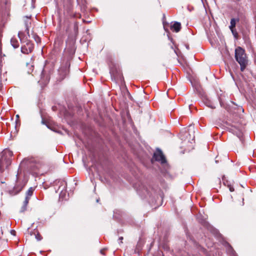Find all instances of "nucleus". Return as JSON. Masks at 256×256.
<instances>
[{"mask_svg": "<svg viewBox=\"0 0 256 256\" xmlns=\"http://www.w3.org/2000/svg\"><path fill=\"white\" fill-rule=\"evenodd\" d=\"M234 58L240 66L241 72H244L248 65V57L245 50L240 46H238L234 50Z\"/></svg>", "mask_w": 256, "mask_h": 256, "instance_id": "obj_1", "label": "nucleus"}, {"mask_svg": "<svg viewBox=\"0 0 256 256\" xmlns=\"http://www.w3.org/2000/svg\"><path fill=\"white\" fill-rule=\"evenodd\" d=\"M26 165L32 171L39 170L44 165L41 158H24L20 164V166Z\"/></svg>", "mask_w": 256, "mask_h": 256, "instance_id": "obj_2", "label": "nucleus"}, {"mask_svg": "<svg viewBox=\"0 0 256 256\" xmlns=\"http://www.w3.org/2000/svg\"><path fill=\"white\" fill-rule=\"evenodd\" d=\"M13 153L9 150H4L0 158V172H2L11 164Z\"/></svg>", "mask_w": 256, "mask_h": 256, "instance_id": "obj_3", "label": "nucleus"}, {"mask_svg": "<svg viewBox=\"0 0 256 256\" xmlns=\"http://www.w3.org/2000/svg\"><path fill=\"white\" fill-rule=\"evenodd\" d=\"M224 126L230 132L236 134L238 138L242 136V126L238 121L229 120L228 122H226Z\"/></svg>", "mask_w": 256, "mask_h": 256, "instance_id": "obj_4", "label": "nucleus"}, {"mask_svg": "<svg viewBox=\"0 0 256 256\" xmlns=\"http://www.w3.org/2000/svg\"><path fill=\"white\" fill-rule=\"evenodd\" d=\"M70 60H64L60 67L58 69V75L60 78L64 80L66 78L70 72Z\"/></svg>", "mask_w": 256, "mask_h": 256, "instance_id": "obj_5", "label": "nucleus"}, {"mask_svg": "<svg viewBox=\"0 0 256 256\" xmlns=\"http://www.w3.org/2000/svg\"><path fill=\"white\" fill-rule=\"evenodd\" d=\"M26 183V180L24 178H22L21 176L19 174V172L16 175V181L14 186L13 190L12 191V194H16L19 193L25 186Z\"/></svg>", "mask_w": 256, "mask_h": 256, "instance_id": "obj_6", "label": "nucleus"}, {"mask_svg": "<svg viewBox=\"0 0 256 256\" xmlns=\"http://www.w3.org/2000/svg\"><path fill=\"white\" fill-rule=\"evenodd\" d=\"M110 74L112 80H122L124 78L121 70L116 66L110 68Z\"/></svg>", "mask_w": 256, "mask_h": 256, "instance_id": "obj_7", "label": "nucleus"}, {"mask_svg": "<svg viewBox=\"0 0 256 256\" xmlns=\"http://www.w3.org/2000/svg\"><path fill=\"white\" fill-rule=\"evenodd\" d=\"M34 190V188L32 187H30L26 192L25 200L24 202L23 206L21 208L20 212H24L26 210L27 206L30 200V198L32 195Z\"/></svg>", "mask_w": 256, "mask_h": 256, "instance_id": "obj_8", "label": "nucleus"}, {"mask_svg": "<svg viewBox=\"0 0 256 256\" xmlns=\"http://www.w3.org/2000/svg\"><path fill=\"white\" fill-rule=\"evenodd\" d=\"M153 158L156 161L160 162L161 164H164L166 162L165 156L162 151L160 149H157L156 151L154 153Z\"/></svg>", "mask_w": 256, "mask_h": 256, "instance_id": "obj_9", "label": "nucleus"}, {"mask_svg": "<svg viewBox=\"0 0 256 256\" xmlns=\"http://www.w3.org/2000/svg\"><path fill=\"white\" fill-rule=\"evenodd\" d=\"M34 44L30 41H28L26 44L21 48V52L24 54H28L32 52L34 49Z\"/></svg>", "mask_w": 256, "mask_h": 256, "instance_id": "obj_10", "label": "nucleus"}, {"mask_svg": "<svg viewBox=\"0 0 256 256\" xmlns=\"http://www.w3.org/2000/svg\"><path fill=\"white\" fill-rule=\"evenodd\" d=\"M190 82L197 92L202 96L204 94V90L200 83V81H190Z\"/></svg>", "mask_w": 256, "mask_h": 256, "instance_id": "obj_11", "label": "nucleus"}, {"mask_svg": "<svg viewBox=\"0 0 256 256\" xmlns=\"http://www.w3.org/2000/svg\"><path fill=\"white\" fill-rule=\"evenodd\" d=\"M66 50H68L70 54H74L76 50L74 42L72 41L69 44H67Z\"/></svg>", "mask_w": 256, "mask_h": 256, "instance_id": "obj_12", "label": "nucleus"}, {"mask_svg": "<svg viewBox=\"0 0 256 256\" xmlns=\"http://www.w3.org/2000/svg\"><path fill=\"white\" fill-rule=\"evenodd\" d=\"M173 28L174 31L178 32L181 29V24L179 22H175L174 24L171 26V29Z\"/></svg>", "mask_w": 256, "mask_h": 256, "instance_id": "obj_13", "label": "nucleus"}, {"mask_svg": "<svg viewBox=\"0 0 256 256\" xmlns=\"http://www.w3.org/2000/svg\"><path fill=\"white\" fill-rule=\"evenodd\" d=\"M239 22V18L235 19L234 18H232L230 22V26H229L230 29V30H232V29H234L236 27V22Z\"/></svg>", "mask_w": 256, "mask_h": 256, "instance_id": "obj_14", "label": "nucleus"}, {"mask_svg": "<svg viewBox=\"0 0 256 256\" xmlns=\"http://www.w3.org/2000/svg\"><path fill=\"white\" fill-rule=\"evenodd\" d=\"M60 186L58 190H60L61 193L63 192L64 190H65L66 189V182L64 181H62L60 182Z\"/></svg>", "mask_w": 256, "mask_h": 256, "instance_id": "obj_15", "label": "nucleus"}, {"mask_svg": "<svg viewBox=\"0 0 256 256\" xmlns=\"http://www.w3.org/2000/svg\"><path fill=\"white\" fill-rule=\"evenodd\" d=\"M150 186H148V188L146 186H142V192L145 194V193L146 192L147 194H149L150 192Z\"/></svg>", "mask_w": 256, "mask_h": 256, "instance_id": "obj_16", "label": "nucleus"}, {"mask_svg": "<svg viewBox=\"0 0 256 256\" xmlns=\"http://www.w3.org/2000/svg\"><path fill=\"white\" fill-rule=\"evenodd\" d=\"M12 46L14 48H18L19 46V43L16 38H12L10 40Z\"/></svg>", "mask_w": 256, "mask_h": 256, "instance_id": "obj_17", "label": "nucleus"}, {"mask_svg": "<svg viewBox=\"0 0 256 256\" xmlns=\"http://www.w3.org/2000/svg\"><path fill=\"white\" fill-rule=\"evenodd\" d=\"M227 251H228V252L230 254L232 255L233 256H236L235 255L234 252L231 246H228Z\"/></svg>", "mask_w": 256, "mask_h": 256, "instance_id": "obj_18", "label": "nucleus"}, {"mask_svg": "<svg viewBox=\"0 0 256 256\" xmlns=\"http://www.w3.org/2000/svg\"><path fill=\"white\" fill-rule=\"evenodd\" d=\"M34 234L36 238L38 240H40L42 239V236L40 234L38 231H34Z\"/></svg>", "mask_w": 256, "mask_h": 256, "instance_id": "obj_19", "label": "nucleus"}, {"mask_svg": "<svg viewBox=\"0 0 256 256\" xmlns=\"http://www.w3.org/2000/svg\"><path fill=\"white\" fill-rule=\"evenodd\" d=\"M122 88L124 90H126L128 96H130V94L126 86L124 81H123V82L122 83Z\"/></svg>", "mask_w": 256, "mask_h": 256, "instance_id": "obj_20", "label": "nucleus"}, {"mask_svg": "<svg viewBox=\"0 0 256 256\" xmlns=\"http://www.w3.org/2000/svg\"><path fill=\"white\" fill-rule=\"evenodd\" d=\"M224 184L225 185V186H227L229 188V190L230 192H234V188L231 186V184H228V181H224Z\"/></svg>", "mask_w": 256, "mask_h": 256, "instance_id": "obj_21", "label": "nucleus"}, {"mask_svg": "<svg viewBox=\"0 0 256 256\" xmlns=\"http://www.w3.org/2000/svg\"><path fill=\"white\" fill-rule=\"evenodd\" d=\"M204 103L206 104L208 106V107H210L212 108H214V107L213 106L212 104H211V102L210 100H207V99H206V101H204Z\"/></svg>", "mask_w": 256, "mask_h": 256, "instance_id": "obj_22", "label": "nucleus"}, {"mask_svg": "<svg viewBox=\"0 0 256 256\" xmlns=\"http://www.w3.org/2000/svg\"><path fill=\"white\" fill-rule=\"evenodd\" d=\"M0 80H7V78L5 76L4 74L2 75V74H0Z\"/></svg>", "mask_w": 256, "mask_h": 256, "instance_id": "obj_23", "label": "nucleus"}, {"mask_svg": "<svg viewBox=\"0 0 256 256\" xmlns=\"http://www.w3.org/2000/svg\"><path fill=\"white\" fill-rule=\"evenodd\" d=\"M232 32V34L236 36V35H238V33L236 32L235 28L234 29H232V30H230Z\"/></svg>", "mask_w": 256, "mask_h": 256, "instance_id": "obj_24", "label": "nucleus"}, {"mask_svg": "<svg viewBox=\"0 0 256 256\" xmlns=\"http://www.w3.org/2000/svg\"><path fill=\"white\" fill-rule=\"evenodd\" d=\"M2 28L1 24H0V38L2 36Z\"/></svg>", "mask_w": 256, "mask_h": 256, "instance_id": "obj_25", "label": "nucleus"}, {"mask_svg": "<svg viewBox=\"0 0 256 256\" xmlns=\"http://www.w3.org/2000/svg\"><path fill=\"white\" fill-rule=\"evenodd\" d=\"M182 132H181L180 133V138L182 140H184V138H183V136H182Z\"/></svg>", "mask_w": 256, "mask_h": 256, "instance_id": "obj_26", "label": "nucleus"}, {"mask_svg": "<svg viewBox=\"0 0 256 256\" xmlns=\"http://www.w3.org/2000/svg\"><path fill=\"white\" fill-rule=\"evenodd\" d=\"M122 240H123V237L121 236V237H120V238H119V240H120V242H121V243H122Z\"/></svg>", "mask_w": 256, "mask_h": 256, "instance_id": "obj_27", "label": "nucleus"}, {"mask_svg": "<svg viewBox=\"0 0 256 256\" xmlns=\"http://www.w3.org/2000/svg\"><path fill=\"white\" fill-rule=\"evenodd\" d=\"M11 233H12V234L14 235L16 232L14 230H12Z\"/></svg>", "mask_w": 256, "mask_h": 256, "instance_id": "obj_28", "label": "nucleus"}, {"mask_svg": "<svg viewBox=\"0 0 256 256\" xmlns=\"http://www.w3.org/2000/svg\"><path fill=\"white\" fill-rule=\"evenodd\" d=\"M2 68V65L1 64H0V74L1 73Z\"/></svg>", "mask_w": 256, "mask_h": 256, "instance_id": "obj_29", "label": "nucleus"}, {"mask_svg": "<svg viewBox=\"0 0 256 256\" xmlns=\"http://www.w3.org/2000/svg\"><path fill=\"white\" fill-rule=\"evenodd\" d=\"M100 253L102 254H104V250H100Z\"/></svg>", "mask_w": 256, "mask_h": 256, "instance_id": "obj_30", "label": "nucleus"}, {"mask_svg": "<svg viewBox=\"0 0 256 256\" xmlns=\"http://www.w3.org/2000/svg\"><path fill=\"white\" fill-rule=\"evenodd\" d=\"M43 81H38V83H40V84H41L40 83V82H42Z\"/></svg>", "mask_w": 256, "mask_h": 256, "instance_id": "obj_31", "label": "nucleus"}, {"mask_svg": "<svg viewBox=\"0 0 256 256\" xmlns=\"http://www.w3.org/2000/svg\"><path fill=\"white\" fill-rule=\"evenodd\" d=\"M244 82L247 84V83H248V82H248V81L245 80V81H244Z\"/></svg>", "mask_w": 256, "mask_h": 256, "instance_id": "obj_32", "label": "nucleus"}, {"mask_svg": "<svg viewBox=\"0 0 256 256\" xmlns=\"http://www.w3.org/2000/svg\"><path fill=\"white\" fill-rule=\"evenodd\" d=\"M36 41L37 42H38V40H36Z\"/></svg>", "mask_w": 256, "mask_h": 256, "instance_id": "obj_33", "label": "nucleus"}, {"mask_svg": "<svg viewBox=\"0 0 256 256\" xmlns=\"http://www.w3.org/2000/svg\"><path fill=\"white\" fill-rule=\"evenodd\" d=\"M36 41L37 42H38V40H36Z\"/></svg>", "mask_w": 256, "mask_h": 256, "instance_id": "obj_34", "label": "nucleus"}, {"mask_svg": "<svg viewBox=\"0 0 256 256\" xmlns=\"http://www.w3.org/2000/svg\"><path fill=\"white\" fill-rule=\"evenodd\" d=\"M16 117L18 118L19 117L18 115H16Z\"/></svg>", "mask_w": 256, "mask_h": 256, "instance_id": "obj_35", "label": "nucleus"}]
</instances>
